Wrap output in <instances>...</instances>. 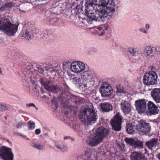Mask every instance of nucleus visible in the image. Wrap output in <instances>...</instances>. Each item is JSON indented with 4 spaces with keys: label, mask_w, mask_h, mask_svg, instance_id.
Masks as SVG:
<instances>
[{
    "label": "nucleus",
    "mask_w": 160,
    "mask_h": 160,
    "mask_svg": "<svg viewBox=\"0 0 160 160\" xmlns=\"http://www.w3.org/2000/svg\"><path fill=\"white\" fill-rule=\"evenodd\" d=\"M21 112L22 113H26V112H24V111H22Z\"/></svg>",
    "instance_id": "de8ad7c7"
},
{
    "label": "nucleus",
    "mask_w": 160,
    "mask_h": 160,
    "mask_svg": "<svg viewBox=\"0 0 160 160\" xmlns=\"http://www.w3.org/2000/svg\"><path fill=\"white\" fill-rule=\"evenodd\" d=\"M31 107H35L37 109H38V108L36 107L34 103H29L27 104L26 105V107L27 108H29Z\"/></svg>",
    "instance_id": "c9c22d12"
},
{
    "label": "nucleus",
    "mask_w": 160,
    "mask_h": 160,
    "mask_svg": "<svg viewBox=\"0 0 160 160\" xmlns=\"http://www.w3.org/2000/svg\"><path fill=\"white\" fill-rule=\"evenodd\" d=\"M36 0L38 1H45L46 0Z\"/></svg>",
    "instance_id": "09e8293b"
},
{
    "label": "nucleus",
    "mask_w": 160,
    "mask_h": 160,
    "mask_svg": "<svg viewBox=\"0 0 160 160\" xmlns=\"http://www.w3.org/2000/svg\"><path fill=\"white\" fill-rule=\"evenodd\" d=\"M69 1H73L72 5V8L73 9L75 8L78 10L82 8L83 1L80 0H69Z\"/></svg>",
    "instance_id": "5701e85b"
},
{
    "label": "nucleus",
    "mask_w": 160,
    "mask_h": 160,
    "mask_svg": "<svg viewBox=\"0 0 160 160\" xmlns=\"http://www.w3.org/2000/svg\"><path fill=\"white\" fill-rule=\"evenodd\" d=\"M7 9V8H6V6H5L4 5L0 8V12H3L5 10H6Z\"/></svg>",
    "instance_id": "58836bf2"
},
{
    "label": "nucleus",
    "mask_w": 160,
    "mask_h": 160,
    "mask_svg": "<svg viewBox=\"0 0 160 160\" xmlns=\"http://www.w3.org/2000/svg\"><path fill=\"white\" fill-rule=\"evenodd\" d=\"M97 116L96 110L92 106L90 108H84L79 117L82 120V123L88 125L95 123L97 120Z\"/></svg>",
    "instance_id": "20e7f679"
},
{
    "label": "nucleus",
    "mask_w": 160,
    "mask_h": 160,
    "mask_svg": "<svg viewBox=\"0 0 160 160\" xmlns=\"http://www.w3.org/2000/svg\"><path fill=\"white\" fill-rule=\"evenodd\" d=\"M32 146L38 150H41L44 147V144L39 142H32L31 144Z\"/></svg>",
    "instance_id": "cd10ccee"
},
{
    "label": "nucleus",
    "mask_w": 160,
    "mask_h": 160,
    "mask_svg": "<svg viewBox=\"0 0 160 160\" xmlns=\"http://www.w3.org/2000/svg\"><path fill=\"white\" fill-rule=\"evenodd\" d=\"M69 139L71 140L72 141H74L75 140V138L73 137H70V138H69Z\"/></svg>",
    "instance_id": "c03bdc74"
},
{
    "label": "nucleus",
    "mask_w": 160,
    "mask_h": 160,
    "mask_svg": "<svg viewBox=\"0 0 160 160\" xmlns=\"http://www.w3.org/2000/svg\"><path fill=\"white\" fill-rule=\"evenodd\" d=\"M41 132V130L39 129H38L35 130V133L36 135L39 134Z\"/></svg>",
    "instance_id": "a19ab883"
},
{
    "label": "nucleus",
    "mask_w": 160,
    "mask_h": 160,
    "mask_svg": "<svg viewBox=\"0 0 160 160\" xmlns=\"http://www.w3.org/2000/svg\"><path fill=\"white\" fill-rule=\"evenodd\" d=\"M157 142V139L154 138L147 142L146 144L149 149H152V147L156 145Z\"/></svg>",
    "instance_id": "a878e982"
},
{
    "label": "nucleus",
    "mask_w": 160,
    "mask_h": 160,
    "mask_svg": "<svg viewBox=\"0 0 160 160\" xmlns=\"http://www.w3.org/2000/svg\"><path fill=\"white\" fill-rule=\"evenodd\" d=\"M121 108L125 114L129 113L131 111V107L130 103L128 102H122L121 104Z\"/></svg>",
    "instance_id": "aec40b11"
},
{
    "label": "nucleus",
    "mask_w": 160,
    "mask_h": 160,
    "mask_svg": "<svg viewBox=\"0 0 160 160\" xmlns=\"http://www.w3.org/2000/svg\"><path fill=\"white\" fill-rule=\"evenodd\" d=\"M151 96L154 100L157 103L160 102V88H155L152 89Z\"/></svg>",
    "instance_id": "6ab92c4d"
},
{
    "label": "nucleus",
    "mask_w": 160,
    "mask_h": 160,
    "mask_svg": "<svg viewBox=\"0 0 160 160\" xmlns=\"http://www.w3.org/2000/svg\"><path fill=\"white\" fill-rule=\"evenodd\" d=\"M70 68L72 72L77 73L78 77L73 79L78 81L82 88H89L94 82L95 74L90 69L87 70L83 62L79 61L72 62Z\"/></svg>",
    "instance_id": "f03ea898"
},
{
    "label": "nucleus",
    "mask_w": 160,
    "mask_h": 160,
    "mask_svg": "<svg viewBox=\"0 0 160 160\" xmlns=\"http://www.w3.org/2000/svg\"><path fill=\"white\" fill-rule=\"evenodd\" d=\"M150 25L148 24H145V27L147 29H148L150 28Z\"/></svg>",
    "instance_id": "79ce46f5"
},
{
    "label": "nucleus",
    "mask_w": 160,
    "mask_h": 160,
    "mask_svg": "<svg viewBox=\"0 0 160 160\" xmlns=\"http://www.w3.org/2000/svg\"><path fill=\"white\" fill-rule=\"evenodd\" d=\"M125 145L123 144L119 145V148H120L121 150L123 151L124 149Z\"/></svg>",
    "instance_id": "ea45409f"
},
{
    "label": "nucleus",
    "mask_w": 160,
    "mask_h": 160,
    "mask_svg": "<svg viewBox=\"0 0 160 160\" xmlns=\"http://www.w3.org/2000/svg\"><path fill=\"white\" fill-rule=\"evenodd\" d=\"M47 71L48 72L51 73L56 71V70L53 68H47Z\"/></svg>",
    "instance_id": "e433bc0d"
},
{
    "label": "nucleus",
    "mask_w": 160,
    "mask_h": 160,
    "mask_svg": "<svg viewBox=\"0 0 160 160\" xmlns=\"http://www.w3.org/2000/svg\"><path fill=\"white\" fill-rule=\"evenodd\" d=\"M101 109L103 112H108L112 109V105L108 102H104L100 104Z\"/></svg>",
    "instance_id": "b1692460"
},
{
    "label": "nucleus",
    "mask_w": 160,
    "mask_h": 160,
    "mask_svg": "<svg viewBox=\"0 0 160 160\" xmlns=\"http://www.w3.org/2000/svg\"><path fill=\"white\" fill-rule=\"evenodd\" d=\"M129 53L133 56H137L141 53V49L139 48H129L128 49Z\"/></svg>",
    "instance_id": "393cba45"
},
{
    "label": "nucleus",
    "mask_w": 160,
    "mask_h": 160,
    "mask_svg": "<svg viewBox=\"0 0 160 160\" xmlns=\"http://www.w3.org/2000/svg\"><path fill=\"white\" fill-rule=\"evenodd\" d=\"M124 140L127 143L134 148L140 149L143 148L142 142L137 139L126 138Z\"/></svg>",
    "instance_id": "2eb2a0df"
},
{
    "label": "nucleus",
    "mask_w": 160,
    "mask_h": 160,
    "mask_svg": "<svg viewBox=\"0 0 160 160\" xmlns=\"http://www.w3.org/2000/svg\"><path fill=\"white\" fill-rule=\"evenodd\" d=\"M51 102L53 104L55 105L56 108H57L58 104L57 102V98H54L52 99L51 100Z\"/></svg>",
    "instance_id": "473e14b6"
},
{
    "label": "nucleus",
    "mask_w": 160,
    "mask_h": 160,
    "mask_svg": "<svg viewBox=\"0 0 160 160\" xmlns=\"http://www.w3.org/2000/svg\"><path fill=\"white\" fill-rule=\"evenodd\" d=\"M40 82L41 85L48 91L54 93H59V94L60 95L65 94V92L62 87L59 88L57 85H53V82L52 81L40 78Z\"/></svg>",
    "instance_id": "0eeeda50"
},
{
    "label": "nucleus",
    "mask_w": 160,
    "mask_h": 160,
    "mask_svg": "<svg viewBox=\"0 0 160 160\" xmlns=\"http://www.w3.org/2000/svg\"><path fill=\"white\" fill-rule=\"evenodd\" d=\"M139 31L143 33L147 34L148 33V31L146 30L145 28H139Z\"/></svg>",
    "instance_id": "f704fd0d"
},
{
    "label": "nucleus",
    "mask_w": 160,
    "mask_h": 160,
    "mask_svg": "<svg viewBox=\"0 0 160 160\" xmlns=\"http://www.w3.org/2000/svg\"><path fill=\"white\" fill-rule=\"evenodd\" d=\"M22 34L23 35V36L26 39L29 40L32 38L33 35L31 31L30 32L28 31H26L25 32H22Z\"/></svg>",
    "instance_id": "c85d7f7f"
},
{
    "label": "nucleus",
    "mask_w": 160,
    "mask_h": 160,
    "mask_svg": "<svg viewBox=\"0 0 160 160\" xmlns=\"http://www.w3.org/2000/svg\"><path fill=\"white\" fill-rule=\"evenodd\" d=\"M18 26L12 23L10 20L5 18H0V31L9 36H13L17 32Z\"/></svg>",
    "instance_id": "423d86ee"
},
{
    "label": "nucleus",
    "mask_w": 160,
    "mask_h": 160,
    "mask_svg": "<svg viewBox=\"0 0 160 160\" xmlns=\"http://www.w3.org/2000/svg\"><path fill=\"white\" fill-rule=\"evenodd\" d=\"M55 147L62 152H67L68 150L67 146L64 144L56 145Z\"/></svg>",
    "instance_id": "bb28decb"
},
{
    "label": "nucleus",
    "mask_w": 160,
    "mask_h": 160,
    "mask_svg": "<svg viewBox=\"0 0 160 160\" xmlns=\"http://www.w3.org/2000/svg\"><path fill=\"white\" fill-rule=\"evenodd\" d=\"M96 31V33L99 36H102L105 34V31L106 30L108 27L106 25H102L100 26L95 27L94 28Z\"/></svg>",
    "instance_id": "412c9836"
},
{
    "label": "nucleus",
    "mask_w": 160,
    "mask_h": 160,
    "mask_svg": "<svg viewBox=\"0 0 160 160\" xmlns=\"http://www.w3.org/2000/svg\"><path fill=\"white\" fill-rule=\"evenodd\" d=\"M29 129L30 130H32L35 128V123L32 121H29L28 122Z\"/></svg>",
    "instance_id": "7c9ffc66"
},
{
    "label": "nucleus",
    "mask_w": 160,
    "mask_h": 160,
    "mask_svg": "<svg viewBox=\"0 0 160 160\" xmlns=\"http://www.w3.org/2000/svg\"><path fill=\"white\" fill-rule=\"evenodd\" d=\"M67 4L66 2L62 3L60 2H55L50 9V12L53 14H59L62 12L67 8Z\"/></svg>",
    "instance_id": "9d476101"
},
{
    "label": "nucleus",
    "mask_w": 160,
    "mask_h": 160,
    "mask_svg": "<svg viewBox=\"0 0 160 160\" xmlns=\"http://www.w3.org/2000/svg\"><path fill=\"white\" fill-rule=\"evenodd\" d=\"M148 111L151 114L156 115L158 113L159 110L157 107L152 102L149 101L147 103Z\"/></svg>",
    "instance_id": "a211bd4d"
},
{
    "label": "nucleus",
    "mask_w": 160,
    "mask_h": 160,
    "mask_svg": "<svg viewBox=\"0 0 160 160\" xmlns=\"http://www.w3.org/2000/svg\"><path fill=\"white\" fill-rule=\"evenodd\" d=\"M86 160H97L98 152L94 149H87L84 153Z\"/></svg>",
    "instance_id": "dca6fc26"
},
{
    "label": "nucleus",
    "mask_w": 160,
    "mask_h": 160,
    "mask_svg": "<svg viewBox=\"0 0 160 160\" xmlns=\"http://www.w3.org/2000/svg\"><path fill=\"white\" fill-rule=\"evenodd\" d=\"M37 72L36 71H34L33 72H30V71H28V77L30 78L31 82L33 84H35L38 76Z\"/></svg>",
    "instance_id": "4be33fe9"
},
{
    "label": "nucleus",
    "mask_w": 160,
    "mask_h": 160,
    "mask_svg": "<svg viewBox=\"0 0 160 160\" xmlns=\"http://www.w3.org/2000/svg\"><path fill=\"white\" fill-rule=\"evenodd\" d=\"M0 157L3 160H13L14 155L11 148L2 146L0 148Z\"/></svg>",
    "instance_id": "f8f14e48"
},
{
    "label": "nucleus",
    "mask_w": 160,
    "mask_h": 160,
    "mask_svg": "<svg viewBox=\"0 0 160 160\" xmlns=\"http://www.w3.org/2000/svg\"><path fill=\"white\" fill-rule=\"evenodd\" d=\"M130 159L131 160H147L143 154L138 152H132L130 155Z\"/></svg>",
    "instance_id": "f3484780"
},
{
    "label": "nucleus",
    "mask_w": 160,
    "mask_h": 160,
    "mask_svg": "<svg viewBox=\"0 0 160 160\" xmlns=\"http://www.w3.org/2000/svg\"><path fill=\"white\" fill-rule=\"evenodd\" d=\"M158 78L157 75L155 71V68L151 67V71L146 73L144 76L143 82L144 84L147 86L153 85L156 84Z\"/></svg>",
    "instance_id": "6e6552de"
},
{
    "label": "nucleus",
    "mask_w": 160,
    "mask_h": 160,
    "mask_svg": "<svg viewBox=\"0 0 160 160\" xmlns=\"http://www.w3.org/2000/svg\"><path fill=\"white\" fill-rule=\"evenodd\" d=\"M9 108V106L5 103H1L0 106V110L2 111H5L7 110Z\"/></svg>",
    "instance_id": "c756f323"
},
{
    "label": "nucleus",
    "mask_w": 160,
    "mask_h": 160,
    "mask_svg": "<svg viewBox=\"0 0 160 160\" xmlns=\"http://www.w3.org/2000/svg\"><path fill=\"white\" fill-rule=\"evenodd\" d=\"M25 125V123L24 122L21 120L19 121L16 126L17 128H20L22 127Z\"/></svg>",
    "instance_id": "2f4dec72"
},
{
    "label": "nucleus",
    "mask_w": 160,
    "mask_h": 160,
    "mask_svg": "<svg viewBox=\"0 0 160 160\" xmlns=\"http://www.w3.org/2000/svg\"><path fill=\"white\" fill-rule=\"evenodd\" d=\"M157 158L159 160H160V152L158 154Z\"/></svg>",
    "instance_id": "a18cd8bd"
},
{
    "label": "nucleus",
    "mask_w": 160,
    "mask_h": 160,
    "mask_svg": "<svg viewBox=\"0 0 160 160\" xmlns=\"http://www.w3.org/2000/svg\"><path fill=\"white\" fill-rule=\"evenodd\" d=\"M3 74L2 69L0 68V75Z\"/></svg>",
    "instance_id": "49530a36"
},
{
    "label": "nucleus",
    "mask_w": 160,
    "mask_h": 160,
    "mask_svg": "<svg viewBox=\"0 0 160 160\" xmlns=\"http://www.w3.org/2000/svg\"><path fill=\"white\" fill-rule=\"evenodd\" d=\"M122 119L120 113L117 112L113 118L112 119L110 123L113 130L116 131H119L121 130V124Z\"/></svg>",
    "instance_id": "ddd939ff"
},
{
    "label": "nucleus",
    "mask_w": 160,
    "mask_h": 160,
    "mask_svg": "<svg viewBox=\"0 0 160 160\" xmlns=\"http://www.w3.org/2000/svg\"><path fill=\"white\" fill-rule=\"evenodd\" d=\"M69 138H70V137L69 136H65L63 138L65 140L69 139Z\"/></svg>",
    "instance_id": "37998d69"
},
{
    "label": "nucleus",
    "mask_w": 160,
    "mask_h": 160,
    "mask_svg": "<svg viewBox=\"0 0 160 160\" xmlns=\"http://www.w3.org/2000/svg\"><path fill=\"white\" fill-rule=\"evenodd\" d=\"M5 5L6 6V8H7L12 7L13 6V4L11 2H9L6 3Z\"/></svg>",
    "instance_id": "4c0bfd02"
},
{
    "label": "nucleus",
    "mask_w": 160,
    "mask_h": 160,
    "mask_svg": "<svg viewBox=\"0 0 160 160\" xmlns=\"http://www.w3.org/2000/svg\"><path fill=\"white\" fill-rule=\"evenodd\" d=\"M126 128L127 132L129 134H133L136 130L139 134H146L151 130L149 124L142 120L139 121L136 126L131 123L128 124Z\"/></svg>",
    "instance_id": "39448f33"
},
{
    "label": "nucleus",
    "mask_w": 160,
    "mask_h": 160,
    "mask_svg": "<svg viewBox=\"0 0 160 160\" xmlns=\"http://www.w3.org/2000/svg\"><path fill=\"white\" fill-rule=\"evenodd\" d=\"M99 90L102 96L103 97H109L113 92L112 87L107 82H103Z\"/></svg>",
    "instance_id": "9b49d317"
},
{
    "label": "nucleus",
    "mask_w": 160,
    "mask_h": 160,
    "mask_svg": "<svg viewBox=\"0 0 160 160\" xmlns=\"http://www.w3.org/2000/svg\"><path fill=\"white\" fill-rule=\"evenodd\" d=\"M109 133V131L103 127L93 129L89 132V135L87 137L86 142L89 146L95 147L102 142L104 136Z\"/></svg>",
    "instance_id": "7ed1b4c3"
},
{
    "label": "nucleus",
    "mask_w": 160,
    "mask_h": 160,
    "mask_svg": "<svg viewBox=\"0 0 160 160\" xmlns=\"http://www.w3.org/2000/svg\"><path fill=\"white\" fill-rule=\"evenodd\" d=\"M159 51L157 48L151 45L146 46L144 49L143 54L145 57L149 60L153 59L156 55L158 54Z\"/></svg>",
    "instance_id": "1a4fd4ad"
},
{
    "label": "nucleus",
    "mask_w": 160,
    "mask_h": 160,
    "mask_svg": "<svg viewBox=\"0 0 160 160\" xmlns=\"http://www.w3.org/2000/svg\"><path fill=\"white\" fill-rule=\"evenodd\" d=\"M126 92L123 89H117V94L118 95H121V93H126Z\"/></svg>",
    "instance_id": "72a5a7b5"
},
{
    "label": "nucleus",
    "mask_w": 160,
    "mask_h": 160,
    "mask_svg": "<svg viewBox=\"0 0 160 160\" xmlns=\"http://www.w3.org/2000/svg\"><path fill=\"white\" fill-rule=\"evenodd\" d=\"M85 7L88 17L92 20L104 22L108 14L115 11L118 0H87Z\"/></svg>",
    "instance_id": "f257e3e1"
},
{
    "label": "nucleus",
    "mask_w": 160,
    "mask_h": 160,
    "mask_svg": "<svg viewBox=\"0 0 160 160\" xmlns=\"http://www.w3.org/2000/svg\"><path fill=\"white\" fill-rule=\"evenodd\" d=\"M147 100L145 99H140L135 101V106L137 112L139 113L144 112L147 108Z\"/></svg>",
    "instance_id": "4468645a"
}]
</instances>
